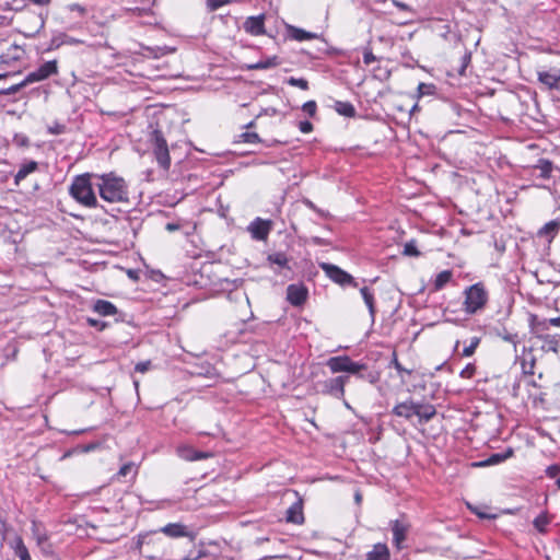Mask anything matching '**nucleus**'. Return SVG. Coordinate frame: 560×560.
Wrapping results in <instances>:
<instances>
[{"instance_id": "nucleus-1", "label": "nucleus", "mask_w": 560, "mask_h": 560, "mask_svg": "<svg viewBox=\"0 0 560 560\" xmlns=\"http://www.w3.org/2000/svg\"><path fill=\"white\" fill-rule=\"evenodd\" d=\"M95 186L101 198L107 202H126L129 200V188L126 180L114 173L96 174Z\"/></svg>"}, {"instance_id": "nucleus-2", "label": "nucleus", "mask_w": 560, "mask_h": 560, "mask_svg": "<svg viewBox=\"0 0 560 560\" xmlns=\"http://www.w3.org/2000/svg\"><path fill=\"white\" fill-rule=\"evenodd\" d=\"M392 413L408 421L416 417L419 424H424L434 418L436 410L433 405L425 400L415 401L412 398H408L395 405Z\"/></svg>"}, {"instance_id": "nucleus-3", "label": "nucleus", "mask_w": 560, "mask_h": 560, "mask_svg": "<svg viewBox=\"0 0 560 560\" xmlns=\"http://www.w3.org/2000/svg\"><path fill=\"white\" fill-rule=\"evenodd\" d=\"M96 174L85 173L74 176L69 187L70 196L80 205L86 208H96L98 201L94 192V183Z\"/></svg>"}, {"instance_id": "nucleus-4", "label": "nucleus", "mask_w": 560, "mask_h": 560, "mask_svg": "<svg viewBox=\"0 0 560 560\" xmlns=\"http://www.w3.org/2000/svg\"><path fill=\"white\" fill-rule=\"evenodd\" d=\"M464 293V311L469 315L482 310L488 302V292L481 282L468 287Z\"/></svg>"}, {"instance_id": "nucleus-5", "label": "nucleus", "mask_w": 560, "mask_h": 560, "mask_svg": "<svg viewBox=\"0 0 560 560\" xmlns=\"http://www.w3.org/2000/svg\"><path fill=\"white\" fill-rule=\"evenodd\" d=\"M326 365L331 373L347 372L355 374L360 378L364 377L360 372L365 368V365L351 360L348 355L331 357L327 360Z\"/></svg>"}, {"instance_id": "nucleus-6", "label": "nucleus", "mask_w": 560, "mask_h": 560, "mask_svg": "<svg viewBox=\"0 0 560 560\" xmlns=\"http://www.w3.org/2000/svg\"><path fill=\"white\" fill-rule=\"evenodd\" d=\"M198 492H182L183 495H178L172 500H162L161 508L165 505H176L183 511H194L206 505V502L197 497Z\"/></svg>"}, {"instance_id": "nucleus-7", "label": "nucleus", "mask_w": 560, "mask_h": 560, "mask_svg": "<svg viewBox=\"0 0 560 560\" xmlns=\"http://www.w3.org/2000/svg\"><path fill=\"white\" fill-rule=\"evenodd\" d=\"M349 382L348 375L330 377L318 383L319 392L336 399L345 397V386Z\"/></svg>"}, {"instance_id": "nucleus-8", "label": "nucleus", "mask_w": 560, "mask_h": 560, "mask_svg": "<svg viewBox=\"0 0 560 560\" xmlns=\"http://www.w3.org/2000/svg\"><path fill=\"white\" fill-rule=\"evenodd\" d=\"M320 269L325 272V275L335 283L345 287V285H351L357 288L358 283L354 280V278L348 273L347 271L342 270L336 265L329 264V262H319Z\"/></svg>"}, {"instance_id": "nucleus-9", "label": "nucleus", "mask_w": 560, "mask_h": 560, "mask_svg": "<svg viewBox=\"0 0 560 560\" xmlns=\"http://www.w3.org/2000/svg\"><path fill=\"white\" fill-rule=\"evenodd\" d=\"M0 535L2 539H5L7 534L11 529L7 523L8 515L18 512L19 508L11 495L4 492H0Z\"/></svg>"}, {"instance_id": "nucleus-10", "label": "nucleus", "mask_w": 560, "mask_h": 560, "mask_svg": "<svg viewBox=\"0 0 560 560\" xmlns=\"http://www.w3.org/2000/svg\"><path fill=\"white\" fill-rule=\"evenodd\" d=\"M153 153L159 165L164 170H168L171 165L168 147L162 132L159 130L153 131Z\"/></svg>"}, {"instance_id": "nucleus-11", "label": "nucleus", "mask_w": 560, "mask_h": 560, "mask_svg": "<svg viewBox=\"0 0 560 560\" xmlns=\"http://www.w3.org/2000/svg\"><path fill=\"white\" fill-rule=\"evenodd\" d=\"M58 73L57 60H49L40 65L36 70L26 74V82L30 84L44 81Z\"/></svg>"}, {"instance_id": "nucleus-12", "label": "nucleus", "mask_w": 560, "mask_h": 560, "mask_svg": "<svg viewBox=\"0 0 560 560\" xmlns=\"http://www.w3.org/2000/svg\"><path fill=\"white\" fill-rule=\"evenodd\" d=\"M294 501L285 511V522L294 525H302L305 522L304 517V499L299 495V492H294Z\"/></svg>"}, {"instance_id": "nucleus-13", "label": "nucleus", "mask_w": 560, "mask_h": 560, "mask_svg": "<svg viewBox=\"0 0 560 560\" xmlns=\"http://www.w3.org/2000/svg\"><path fill=\"white\" fill-rule=\"evenodd\" d=\"M307 296H308V290L302 283L290 284L287 288V300L293 306L303 305L305 303Z\"/></svg>"}, {"instance_id": "nucleus-14", "label": "nucleus", "mask_w": 560, "mask_h": 560, "mask_svg": "<svg viewBox=\"0 0 560 560\" xmlns=\"http://www.w3.org/2000/svg\"><path fill=\"white\" fill-rule=\"evenodd\" d=\"M176 454L185 460L194 462V460H202L212 457V453L210 452H201L196 451L192 446L188 444H180L176 447Z\"/></svg>"}, {"instance_id": "nucleus-15", "label": "nucleus", "mask_w": 560, "mask_h": 560, "mask_svg": "<svg viewBox=\"0 0 560 560\" xmlns=\"http://www.w3.org/2000/svg\"><path fill=\"white\" fill-rule=\"evenodd\" d=\"M45 26V18L42 14L31 13L26 16L23 34L26 37H35Z\"/></svg>"}, {"instance_id": "nucleus-16", "label": "nucleus", "mask_w": 560, "mask_h": 560, "mask_svg": "<svg viewBox=\"0 0 560 560\" xmlns=\"http://www.w3.org/2000/svg\"><path fill=\"white\" fill-rule=\"evenodd\" d=\"M244 31L253 36H260L266 33L265 30V15L248 16L243 23Z\"/></svg>"}, {"instance_id": "nucleus-17", "label": "nucleus", "mask_w": 560, "mask_h": 560, "mask_svg": "<svg viewBox=\"0 0 560 560\" xmlns=\"http://www.w3.org/2000/svg\"><path fill=\"white\" fill-rule=\"evenodd\" d=\"M537 78L547 89L560 91V69L539 71Z\"/></svg>"}, {"instance_id": "nucleus-18", "label": "nucleus", "mask_w": 560, "mask_h": 560, "mask_svg": "<svg viewBox=\"0 0 560 560\" xmlns=\"http://www.w3.org/2000/svg\"><path fill=\"white\" fill-rule=\"evenodd\" d=\"M270 229V222L260 218H256L248 226V231L250 232L252 237L257 241L266 240Z\"/></svg>"}, {"instance_id": "nucleus-19", "label": "nucleus", "mask_w": 560, "mask_h": 560, "mask_svg": "<svg viewBox=\"0 0 560 560\" xmlns=\"http://www.w3.org/2000/svg\"><path fill=\"white\" fill-rule=\"evenodd\" d=\"M466 505L471 513H474L481 520H495L500 515V512L495 508H492L487 504H472L470 502H466Z\"/></svg>"}, {"instance_id": "nucleus-20", "label": "nucleus", "mask_w": 560, "mask_h": 560, "mask_svg": "<svg viewBox=\"0 0 560 560\" xmlns=\"http://www.w3.org/2000/svg\"><path fill=\"white\" fill-rule=\"evenodd\" d=\"M513 454H514L513 448L508 447L501 453L491 454L489 457H487L483 460L474 462L471 464V466L472 467H488V466L499 465V464L503 463L504 460H506L508 458L512 457Z\"/></svg>"}, {"instance_id": "nucleus-21", "label": "nucleus", "mask_w": 560, "mask_h": 560, "mask_svg": "<svg viewBox=\"0 0 560 560\" xmlns=\"http://www.w3.org/2000/svg\"><path fill=\"white\" fill-rule=\"evenodd\" d=\"M160 532L171 538L189 537L195 538L194 534H190L187 527L180 523H170L160 528Z\"/></svg>"}, {"instance_id": "nucleus-22", "label": "nucleus", "mask_w": 560, "mask_h": 560, "mask_svg": "<svg viewBox=\"0 0 560 560\" xmlns=\"http://www.w3.org/2000/svg\"><path fill=\"white\" fill-rule=\"evenodd\" d=\"M392 532H393V541L394 545L398 548H402V542L406 539L407 532L409 529V525L399 521L395 520L390 522Z\"/></svg>"}, {"instance_id": "nucleus-23", "label": "nucleus", "mask_w": 560, "mask_h": 560, "mask_svg": "<svg viewBox=\"0 0 560 560\" xmlns=\"http://www.w3.org/2000/svg\"><path fill=\"white\" fill-rule=\"evenodd\" d=\"M81 43L82 42L80 39L71 37V36L67 35L66 33H57L51 37V39L45 50L51 51V50H56V49L60 48L62 45L73 46V45H78Z\"/></svg>"}, {"instance_id": "nucleus-24", "label": "nucleus", "mask_w": 560, "mask_h": 560, "mask_svg": "<svg viewBox=\"0 0 560 560\" xmlns=\"http://www.w3.org/2000/svg\"><path fill=\"white\" fill-rule=\"evenodd\" d=\"M9 545L13 549L14 555L19 557L20 560H31L28 549L25 546L21 536L15 535L14 538L9 542Z\"/></svg>"}, {"instance_id": "nucleus-25", "label": "nucleus", "mask_w": 560, "mask_h": 560, "mask_svg": "<svg viewBox=\"0 0 560 560\" xmlns=\"http://www.w3.org/2000/svg\"><path fill=\"white\" fill-rule=\"evenodd\" d=\"M287 33L291 39H294L298 42L311 40V39H315L317 37V35L315 33L307 32L305 30L299 28L293 25L287 26Z\"/></svg>"}, {"instance_id": "nucleus-26", "label": "nucleus", "mask_w": 560, "mask_h": 560, "mask_svg": "<svg viewBox=\"0 0 560 560\" xmlns=\"http://www.w3.org/2000/svg\"><path fill=\"white\" fill-rule=\"evenodd\" d=\"M92 308L101 316H112L117 313V307L106 300H96Z\"/></svg>"}, {"instance_id": "nucleus-27", "label": "nucleus", "mask_w": 560, "mask_h": 560, "mask_svg": "<svg viewBox=\"0 0 560 560\" xmlns=\"http://www.w3.org/2000/svg\"><path fill=\"white\" fill-rule=\"evenodd\" d=\"M366 560H389V549L385 544H376L373 549L366 553Z\"/></svg>"}, {"instance_id": "nucleus-28", "label": "nucleus", "mask_w": 560, "mask_h": 560, "mask_svg": "<svg viewBox=\"0 0 560 560\" xmlns=\"http://www.w3.org/2000/svg\"><path fill=\"white\" fill-rule=\"evenodd\" d=\"M560 230V220H551L547 222L538 232L539 236L551 241L556 237Z\"/></svg>"}, {"instance_id": "nucleus-29", "label": "nucleus", "mask_w": 560, "mask_h": 560, "mask_svg": "<svg viewBox=\"0 0 560 560\" xmlns=\"http://www.w3.org/2000/svg\"><path fill=\"white\" fill-rule=\"evenodd\" d=\"M534 171L536 177L541 179H549L551 177V173L553 171V164L545 159L538 161V163L534 166Z\"/></svg>"}, {"instance_id": "nucleus-30", "label": "nucleus", "mask_w": 560, "mask_h": 560, "mask_svg": "<svg viewBox=\"0 0 560 560\" xmlns=\"http://www.w3.org/2000/svg\"><path fill=\"white\" fill-rule=\"evenodd\" d=\"M37 167H38V164L35 161H28L26 163H23L14 176L15 185H20V183L23 179H25L31 173L35 172L37 170Z\"/></svg>"}, {"instance_id": "nucleus-31", "label": "nucleus", "mask_w": 560, "mask_h": 560, "mask_svg": "<svg viewBox=\"0 0 560 560\" xmlns=\"http://www.w3.org/2000/svg\"><path fill=\"white\" fill-rule=\"evenodd\" d=\"M280 65L279 58L277 56L267 57L261 59L255 63H250L246 66L248 70H266L271 69Z\"/></svg>"}, {"instance_id": "nucleus-32", "label": "nucleus", "mask_w": 560, "mask_h": 560, "mask_svg": "<svg viewBox=\"0 0 560 560\" xmlns=\"http://www.w3.org/2000/svg\"><path fill=\"white\" fill-rule=\"evenodd\" d=\"M32 536L36 540L37 545H45L47 542L48 534L42 523L37 521L32 522L31 527Z\"/></svg>"}, {"instance_id": "nucleus-33", "label": "nucleus", "mask_w": 560, "mask_h": 560, "mask_svg": "<svg viewBox=\"0 0 560 560\" xmlns=\"http://www.w3.org/2000/svg\"><path fill=\"white\" fill-rule=\"evenodd\" d=\"M361 296L369 310L370 316L372 322L375 319L376 308H375V302H374V294L373 292L368 288L363 287L360 289Z\"/></svg>"}, {"instance_id": "nucleus-34", "label": "nucleus", "mask_w": 560, "mask_h": 560, "mask_svg": "<svg viewBox=\"0 0 560 560\" xmlns=\"http://www.w3.org/2000/svg\"><path fill=\"white\" fill-rule=\"evenodd\" d=\"M267 260L269 261L270 265H276L278 267V269H276V271H278V272H280V270H282V269L290 270V267L288 265L289 259L284 253H281V252L272 253V254L268 255Z\"/></svg>"}, {"instance_id": "nucleus-35", "label": "nucleus", "mask_w": 560, "mask_h": 560, "mask_svg": "<svg viewBox=\"0 0 560 560\" xmlns=\"http://www.w3.org/2000/svg\"><path fill=\"white\" fill-rule=\"evenodd\" d=\"M138 468L135 464L128 463L120 467L119 471L116 474V478L120 480L121 478L126 480H131L137 476Z\"/></svg>"}, {"instance_id": "nucleus-36", "label": "nucleus", "mask_w": 560, "mask_h": 560, "mask_svg": "<svg viewBox=\"0 0 560 560\" xmlns=\"http://www.w3.org/2000/svg\"><path fill=\"white\" fill-rule=\"evenodd\" d=\"M335 110L345 117H353L355 108L350 102L336 101L334 105Z\"/></svg>"}, {"instance_id": "nucleus-37", "label": "nucleus", "mask_w": 560, "mask_h": 560, "mask_svg": "<svg viewBox=\"0 0 560 560\" xmlns=\"http://www.w3.org/2000/svg\"><path fill=\"white\" fill-rule=\"evenodd\" d=\"M452 277L453 272L451 270H443L440 273H438L433 281V290H442L452 280Z\"/></svg>"}, {"instance_id": "nucleus-38", "label": "nucleus", "mask_w": 560, "mask_h": 560, "mask_svg": "<svg viewBox=\"0 0 560 560\" xmlns=\"http://www.w3.org/2000/svg\"><path fill=\"white\" fill-rule=\"evenodd\" d=\"M550 524V517L547 512H541L538 516H536L533 521L534 527L538 533L545 534L547 532V527Z\"/></svg>"}, {"instance_id": "nucleus-39", "label": "nucleus", "mask_w": 560, "mask_h": 560, "mask_svg": "<svg viewBox=\"0 0 560 560\" xmlns=\"http://www.w3.org/2000/svg\"><path fill=\"white\" fill-rule=\"evenodd\" d=\"M530 326L533 331L536 335H539L540 332L548 330L551 325L548 323V319L539 320L537 316H532Z\"/></svg>"}, {"instance_id": "nucleus-40", "label": "nucleus", "mask_w": 560, "mask_h": 560, "mask_svg": "<svg viewBox=\"0 0 560 560\" xmlns=\"http://www.w3.org/2000/svg\"><path fill=\"white\" fill-rule=\"evenodd\" d=\"M30 83L26 82V77L19 83L16 84H13L7 89H3L0 91V94L1 95H12V94H15L16 92H19L21 89L27 86Z\"/></svg>"}, {"instance_id": "nucleus-41", "label": "nucleus", "mask_w": 560, "mask_h": 560, "mask_svg": "<svg viewBox=\"0 0 560 560\" xmlns=\"http://www.w3.org/2000/svg\"><path fill=\"white\" fill-rule=\"evenodd\" d=\"M479 343H480L479 337L475 336V337L470 338L469 345L463 349L462 355L463 357H471L475 353Z\"/></svg>"}, {"instance_id": "nucleus-42", "label": "nucleus", "mask_w": 560, "mask_h": 560, "mask_svg": "<svg viewBox=\"0 0 560 560\" xmlns=\"http://www.w3.org/2000/svg\"><path fill=\"white\" fill-rule=\"evenodd\" d=\"M392 364L395 368V370L398 372V374L400 376V380L404 383L405 382V374H408V375L411 374V370L405 369L401 365V363L398 361L396 354H394V359L392 361Z\"/></svg>"}, {"instance_id": "nucleus-43", "label": "nucleus", "mask_w": 560, "mask_h": 560, "mask_svg": "<svg viewBox=\"0 0 560 560\" xmlns=\"http://www.w3.org/2000/svg\"><path fill=\"white\" fill-rule=\"evenodd\" d=\"M287 83L291 86H296L301 90H307L308 89V82L303 79V78H294V77H290L288 80H287Z\"/></svg>"}, {"instance_id": "nucleus-44", "label": "nucleus", "mask_w": 560, "mask_h": 560, "mask_svg": "<svg viewBox=\"0 0 560 560\" xmlns=\"http://www.w3.org/2000/svg\"><path fill=\"white\" fill-rule=\"evenodd\" d=\"M404 255L412 256V257H418L420 255V252L418 250L415 241H410V242H407L405 244V246H404Z\"/></svg>"}, {"instance_id": "nucleus-45", "label": "nucleus", "mask_w": 560, "mask_h": 560, "mask_svg": "<svg viewBox=\"0 0 560 560\" xmlns=\"http://www.w3.org/2000/svg\"><path fill=\"white\" fill-rule=\"evenodd\" d=\"M435 92V86L433 84L420 83L418 85V93L420 96L423 95H432Z\"/></svg>"}, {"instance_id": "nucleus-46", "label": "nucleus", "mask_w": 560, "mask_h": 560, "mask_svg": "<svg viewBox=\"0 0 560 560\" xmlns=\"http://www.w3.org/2000/svg\"><path fill=\"white\" fill-rule=\"evenodd\" d=\"M390 2H392V4L394 7H396L400 11L408 12V13H411V14L416 13V10L412 7H410L409 4L405 3V2H401L399 0H390Z\"/></svg>"}, {"instance_id": "nucleus-47", "label": "nucleus", "mask_w": 560, "mask_h": 560, "mask_svg": "<svg viewBox=\"0 0 560 560\" xmlns=\"http://www.w3.org/2000/svg\"><path fill=\"white\" fill-rule=\"evenodd\" d=\"M241 137L243 138V141L247 142V143L260 142V138H259L258 133H256V132H244L241 135Z\"/></svg>"}, {"instance_id": "nucleus-48", "label": "nucleus", "mask_w": 560, "mask_h": 560, "mask_svg": "<svg viewBox=\"0 0 560 560\" xmlns=\"http://www.w3.org/2000/svg\"><path fill=\"white\" fill-rule=\"evenodd\" d=\"M230 0H207V7L210 11H217L219 8L228 4Z\"/></svg>"}, {"instance_id": "nucleus-49", "label": "nucleus", "mask_w": 560, "mask_h": 560, "mask_svg": "<svg viewBox=\"0 0 560 560\" xmlns=\"http://www.w3.org/2000/svg\"><path fill=\"white\" fill-rule=\"evenodd\" d=\"M502 339L504 341L511 342L514 347V351H517L518 337L516 334L505 332L504 335H502Z\"/></svg>"}, {"instance_id": "nucleus-50", "label": "nucleus", "mask_w": 560, "mask_h": 560, "mask_svg": "<svg viewBox=\"0 0 560 560\" xmlns=\"http://www.w3.org/2000/svg\"><path fill=\"white\" fill-rule=\"evenodd\" d=\"M476 372V366L474 364H467L460 372V376L464 378H470L474 376Z\"/></svg>"}, {"instance_id": "nucleus-51", "label": "nucleus", "mask_w": 560, "mask_h": 560, "mask_svg": "<svg viewBox=\"0 0 560 560\" xmlns=\"http://www.w3.org/2000/svg\"><path fill=\"white\" fill-rule=\"evenodd\" d=\"M151 368V361L150 360H147V361H141V362H138L135 366V371L136 372H139V373H145L147 371H149Z\"/></svg>"}, {"instance_id": "nucleus-52", "label": "nucleus", "mask_w": 560, "mask_h": 560, "mask_svg": "<svg viewBox=\"0 0 560 560\" xmlns=\"http://www.w3.org/2000/svg\"><path fill=\"white\" fill-rule=\"evenodd\" d=\"M65 130H66L65 125H61V124H58V122H56L52 126L48 127V132L50 135H61V133L65 132Z\"/></svg>"}, {"instance_id": "nucleus-53", "label": "nucleus", "mask_w": 560, "mask_h": 560, "mask_svg": "<svg viewBox=\"0 0 560 560\" xmlns=\"http://www.w3.org/2000/svg\"><path fill=\"white\" fill-rule=\"evenodd\" d=\"M316 103L314 101H308L304 103L303 110L307 113L310 116H314L316 113Z\"/></svg>"}, {"instance_id": "nucleus-54", "label": "nucleus", "mask_w": 560, "mask_h": 560, "mask_svg": "<svg viewBox=\"0 0 560 560\" xmlns=\"http://www.w3.org/2000/svg\"><path fill=\"white\" fill-rule=\"evenodd\" d=\"M299 129L303 133H308L313 130V125L308 120L300 121Z\"/></svg>"}, {"instance_id": "nucleus-55", "label": "nucleus", "mask_w": 560, "mask_h": 560, "mask_svg": "<svg viewBox=\"0 0 560 560\" xmlns=\"http://www.w3.org/2000/svg\"><path fill=\"white\" fill-rule=\"evenodd\" d=\"M559 472H560V467L558 465L549 466L546 469V474L550 478H556L559 475Z\"/></svg>"}, {"instance_id": "nucleus-56", "label": "nucleus", "mask_w": 560, "mask_h": 560, "mask_svg": "<svg viewBox=\"0 0 560 560\" xmlns=\"http://www.w3.org/2000/svg\"><path fill=\"white\" fill-rule=\"evenodd\" d=\"M374 61H375V56L373 55V52L371 50H365L363 52V62L365 65H371Z\"/></svg>"}, {"instance_id": "nucleus-57", "label": "nucleus", "mask_w": 560, "mask_h": 560, "mask_svg": "<svg viewBox=\"0 0 560 560\" xmlns=\"http://www.w3.org/2000/svg\"><path fill=\"white\" fill-rule=\"evenodd\" d=\"M40 550L43 551V553L45 555H51L54 552L52 550V546L51 544L49 542V538H47V542L45 545H37Z\"/></svg>"}, {"instance_id": "nucleus-58", "label": "nucleus", "mask_w": 560, "mask_h": 560, "mask_svg": "<svg viewBox=\"0 0 560 560\" xmlns=\"http://www.w3.org/2000/svg\"><path fill=\"white\" fill-rule=\"evenodd\" d=\"M68 9H69L70 11H75V12H78L80 15H83V14L85 13V8H84V7H82V5H80V4H78V3H71V4H69V5H68Z\"/></svg>"}, {"instance_id": "nucleus-59", "label": "nucleus", "mask_w": 560, "mask_h": 560, "mask_svg": "<svg viewBox=\"0 0 560 560\" xmlns=\"http://www.w3.org/2000/svg\"><path fill=\"white\" fill-rule=\"evenodd\" d=\"M165 229L168 231V232H174V231H177L179 229V224L177 223H173V222H170L165 225Z\"/></svg>"}, {"instance_id": "nucleus-60", "label": "nucleus", "mask_w": 560, "mask_h": 560, "mask_svg": "<svg viewBox=\"0 0 560 560\" xmlns=\"http://www.w3.org/2000/svg\"><path fill=\"white\" fill-rule=\"evenodd\" d=\"M145 537H147V535H138L137 541H136L137 548L140 549L142 547Z\"/></svg>"}, {"instance_id": "nucleus-61", "label": "nucleus", "mask_w": 560, "mask_h": 560, "mask_svg": "<svg viewBox=\"0 0 560 560\" xmlns=\"http://www.w3.org/2000/svg\"><path fill=\"white\" fill-rule=\"evenodd\" d=\"M548 323H550V325L553 326V327H560V316L559 317L549 318Z\"/></svg>"}, {"instance_id": "nucleus-62", "label": "nucleus", "mask_w": 560, "mask_h": 560, "mask_svg": "<svg viewBox=\"0 0 560 560\" xmlns=\"http://www.w3.org/2000/svg\"><path fill=\"white\" fill-rule=\"evenodd\" d=\"M470 61V55H464L463 57V66H462V70H460V74H463L464 72V69L465 67L467 66V63Z\"/></svg>"}, {"instance_id": "nucleus-63", "label": "nucleus", "mask_w": 560, "mask_h": 560, "mask_svg": "<svg viewBox=\"0 0 560 560\" xmlns=\"http://www.w3.org/2000/svg\"><path fill=\"white\" fill-rule=\"evenodd\" d=\"M522 366H523V371H524V373H528V374H533V373H534V372H533V363L529 365V369H527V366H526V362L524 361V362L522 363Z\"/></svg>"}, {"instance_id": "nucleus-64", "label": "nucleus", "mask_w": 560, "mask_h": 560, "mask_svg": "<svg viewBox=\"0 0 560 560\" xmlns=\"http://www.w3.org/2000/svg\"><path fill=\"white\" fill-rule=\"evenodd\" d=\"M354 501L357 504H360L361 501H362V494L361 492H355V495H354Z\"/></svg>"}]
</instances>
